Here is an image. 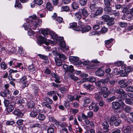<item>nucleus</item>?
Here are the masks:
<instances>
[{
	"label": "nucleus",
	"mask_w": 133,
	"mask_h": 133,
	"mask_svg": "<svg viewBox=\"0 0 133 133\" xmlns=\"http://www.w3.org/2000/svg\"><path fill=\"white\" fill-rule=\"evenodd\" d=\"M37 17L35 15L30 16L26 20V23H25L23 26L26 30L29 31H28V34L30 36L33 35L34 32L31 29L35 30L38 26L36 21Z\"/></svg>",
	"instance_id": "nucleus-1"
},
{
	"label": "nucleus",
	"mask_w": 133,
	"mask_h": 133,
	"mask_svg": "<svg viewBox=\"0 0 133 133\" xmlns=\"http://www.w3.org/2000/svg\"><path fill=\"white\" fill-rule=\"evenodd\" d=\"M116 92L119 94L117 97L118 101H123L127 97L125 92L122 89H117L116 90Z\"/></svg>",
	"instance_id": "nucleus-2"
},
{
	"label": "nucleus",
	"mask_w": 133,
	"mask_h": 133,
	"mask_svg": "<svg viewBox=\"0 0 133 133\" xmlns=\"http://www.w3.org/2000/svg\"><path fill=\"white\" fill-rule=\"evenodd\" d=\"M118 102H114L112 103V108L114 110H117L119 109L121 106L123 107L125 105V103L122 101Z\"/></svg>",
	"instance_id": "nucleus-3"
},
{
	"label": "nucleus",
	"mask_w": 133,
	"mask_h": 133,
	"mask_svg": "<svg viewBox=\"0 0 133 133\" xmlns=\"http://www.w3.org/2000/svg\"><path fill=\"white\" fill-rule=\"evenodd\" d=\"M39 39H38V44H41L44 43L46 45H48L50 43H51L52 42L51 40L47 41V40L46 38L43 37L41 36H39Z\"/></svg>",
	"instance_id": "nucleus-4"
},
{
	"label": "nucleus",
	"mask_w": 133,
	"mask_h": 133,
	"mask_svg": "<svg viewBox=\"0 0 133 133\" xmlns=\"http://www.w3.org/2000/svg\"><path fill=\"white\" fill-rule=\"evenodd\" d=\"M131 83V81H129L127 82H125V81L123 80H120L118 82V83L120 85L121 88H125L127 87Z\"/></svg>",
	"instance_id": "nucleus-5"
},
{
	"label": "nucleus",
	"mask_w": 133,
	"mask_h": 133,
	"mask_svg": "<svg viewBox=\"0 0 133 133\" xmlns=\"http://www.w3.org/2000/svg\"><path fill=\"white\" fill-rule=\"evenodd\" d=\"M95 78L94 77H90L88 78H83V80L77 82L79 84L82 83L84 82L88 81L90 82H93L96 81Z\"/></svg>",
	"instance_id": "nucleus-6"
},
{
	"label": "nucleus",
	"mask_w": 133,
	"mask_h": 133,
	"mask_svg": "<svg viewBox=\"0 0 133 133\" xmlns=\"http://www.w3.org/2000/svg\"><path fill=\"white\" fill-rule=\"evenodd\" d=\"M111 6L106 7L104 8V11L106 13L109 15H112L113 14L114 12L116 11V10H112Z\"/></svg>",
	"instance_id": "nucleus-7"
},
{
	"label": "nucleus",
	"mask_w": 133,
	"mask_h": 133,
	"mask_svg": "<svg viewBox=\"0 0 133 133\" xmlns=\"http://www.w3.org/2000/svg\"><path fill=\"white\" fill-rule=\"evenodd\" d=\"M102 127L103 128V130L104 132H107L109 130V125L108 122L105 121L102 123Z\"/></svg>",
	"instance_id": "nucleus-8"
},
{
	"label": "nucleus",
	"mask_w": 133,
	"mask_h": 133,
	"mask_svg": "<svg viewBox=\"0 0 133 133\" xmlns=\"http://www.w3.org/2000/svg\"><path fill=\"white\" fill-rule=\"evenodd\" d=\"M103 9L101 7H99L96 11L95 14V15L93 14V15L92 14H91V16L92 17H95L96 16L102 14L103 13Z\"/></svg>",
	"instance_id": "nucleus-9"
},
{
	"label": "nucleus",
	"mask_w": 133,
	"mask_h": 133,
	"mask_svg": "<svg viewBox=\"0 0 133 133\" xmlns=\"http://www.w3.org/2000/svg\"><path fill=\"white\" fill-rule=\"evenodd\" d=\"M80 13L85 18L87 17L89 15V13L85 9H81L79 10Z\"/></svg>",
	"instance_id": "nucleus-10"
},
{
	"label": "nucleus",
	"mask_w": 133,
	"mask_h": 133,
	"mask_svg": "<svg viewBox=\"0 0 133 133\" xmlns=\"http://www.w3.org/2000/svg\"><path fill=\"white\" fill-rule=\"evenodd\" d=\"M51 75L52 77H54L56 79L54 81L56 82L57 83H60L61 82L59 81L60 78L59 76L54 73H51Z\"/></svg>",
	"instance_id": "nucleus-11"
},
{
	"label": "nucleus",
	"mask_w": 133,
	"mask_h": 133,
	"mask_svg": "<svg viewBox=\"0 0 133 133\" xmlns=\"http://www.w3.org/2000/svg\"><path fill=\"white\" fill-rule=\"evenodd\" d=\"M10 91L9 90H4L1 92L0 95L3 97H6L8 95H10Z\"/></svg>",
	"instance_id": "nucleus-12"
},
{
	"label": "nucleus",
	"mask_w": 133,
	"mask_h": 133,
	"mask_svg": "<svg viewBox=\"0 0 133 133\" xmlns=\"http://www.w3.org/2000/svg\"><path fill=\"white\" fill-rule=\"evenodd\" d=\"M83 87L84 88L90 90H92L94 88L92 85L88 83L84 84L83 85Z\"/></svg>",
	"instance_id": "nucleus-13"
},
{
	"label": "nucleus",
	"mask_w": 133,
	"mask_h": 133,
	"mask_svg": "<svg viewBox=\"0 0 133 133\" xmlns=\"http://www.w3.org/2000/svg\"><path fill=\"white\" fill-rule=\"evenodd\" d=\"M77 23L75 22L73 23L70 24L69 28H72L74 30L78 31H80V29L76 27Z\"/></svg>",
	"instance_id": "nucleus-14"
},
{
	"label": "nucleus",
	"mask_w": 133,
	"mask_h": 133,
	"mask_svg": "<svg viewBox=\"0 0 133 133\" xmlns=\"http://www.w3.org/2000/svg\"><path fill=\"white\" fill-rule=\"evenodd\" d=\"M112 0H104V3L106 7H109L112 6H114V5H113L111 3Z\"/></svg>",
	"instance_id": "nucleus-15"
},
{
	"label": "nucleus",
	"mask_w": 133,
	"mask_h": 133,
	"mask_svg": "<svg viewBox=\"0 0 133 133\" xmlns=\"http://www.w3.org/2000/svg\"><path fill=\"white\" fill-rule=\"evenodd\" d=\"M113 89H111L106 92H104L103 94V96L105 98H107L110 95L113 93Z\"/></svg>",
	"instance_id": "nucleus-16"
},
{
	"label": "nucleus",
	"mask_w": 133,
	"mask_h": 133,
	"mask_svg": "<svg viewBox=\"0 0 133 133\" xmlns=\"http://www.w3.org/2000/svg\"><path fill=\"white\" fill-rule=\"evenodd\" d=\"M60 45L61 46V49L62 50H63V49H64V50H67L69 49V47L66 46L65 43L64 41H61L60 42Z\"/></svg>",
	"instance_id": "nucleus-17"
},
{
	"label": "nucleus",
	"mask_w": 133,
	"mask_h": 133,
	"mask_svg": "<svg viewBox=\"0 0 133 133\" xmlns=\"http://www.w3.org/2000/svg\"><path fill=\"white\" fill-rule=\"evenodd\" d=\"M108 90V88L106 86H102L101 87V91L99 92L100 95H102L103 93L106 92Z\"/></svg>",
	"instance_id": "nucleus-18"
},
{
	"label": "nucleus",
	"mask_w": 133,
	"mask_h": 133,
	"mask_svg": "<svg viewBox=\"0 0 133 133\" xmlns=\"http://www.w3.org/2000/svg\"><path fill=\"white\" fill-rule=\"evenodd\" d=\"M14 115H17L20 117H22L23 116V114L19 110L15 111L14 112Z\"/></svg>",
	"instance_id": "nucleus-19"
},
{
	"label": "nucleus",
	"mask_w": 133,
	"mask_h": 133,
	"mask_svg": "<svg viewBox=\"0 0 133 133\" xmlns=\"http://www.w3.org/2000/svg\"><path fill=\"white\" fill-rule=\"evenodd\" d=\"M20 81L24 85L25 87L28 86L29 84L27 83L26 79L25 76H24L21 79Z\"/></svg>",
	"instance_id": "nucleus-20"
},
{
	"label": "nucleus",
	"mask_w": 133,
	"mask_h": 133,
	"mask_svg": "<svg viewBox=\"0 0 133 133\" xmlns=\"http://www.w3.org/2000/svg\"><path fill=\"white\" fill-rule=\"evenodd\" d=\"M104 71L100 69H98L96 72V75L98 76H102L104 75Z\"/></svg>",
	"instance_id": "nucleus-21"
},
{
	"label": "nucleus",
	"mask_w": 133,
	"mask_h": 133,
	"mask_svg": "<svg viewBox=\"0 0 133 133\" xmlns=\"http://www.w3.org/2000/svg\"><path fill=\"white\" fill-rule=\"evenodd\" d=\"M91 29V27L89 25H87L81 29L82 33L87 32Z\"/></svg>",
	"instance_id": "nucleus-22"
},
{
	"label": "nucleus",
	"mask_w": 133,
	"mask_h": 133,
	"mask_svg": "<svg viewBox=\"0 0 133 133\" xmlns=\"http://www.w3.org/2000/svg\"><path fill=\"white\" fill-rule=\"evenodd\" d=\"M117 118L114 115L112 116L110 118L109 121L110 124H113L114 123L115 121Z\"/></svg>",
	"instance_id": "nucleus-23"
},
{
	"label": "nucleus",
	"mask_w": 133,
	"mask_h": 133,
	"mask_svg": "<svg viewBox=\"0 0 133 133\" xmlns=\"http://www.w3.org/2000/svg\"><path fill=\"white\" fill-rule=\"evenodd\" d=\"M1 69L3 70H5L8 68L7 65L4 62H2L0 64Z\"/></svg>",
	"instance_id": "nucleus-24"
},
{
	"label": "nucleus",
	"mask_w": 133,
	"mask_h": 133,
	"mask_svg": "<svg viewBox=\"0 0 133 133\" xmlns=\"http://www.w3.org/2000/svg\"><path fill=\"white\" fill-rule=\"evenodd\" d=\"M35 105L34 103L32 101H30L28 102L27 106L28 107L30 108H32Z\"/></svg>",
	"instance_id": "nucleus-25"
},
{
	"label": "nucleus",
	"mask_w": 133,
	"mask_h": 133,
	"mask_svg": "<svg viewBox=\"0 0 133 133\" xmlns=\"http://www.w3.org/2000/svg\"><path fill=\"white\" fill-rule=\"evenodd\" d=\"M72 107L75 108H78L80 106V104L78 102L75 101L71 103Z\"/></svg>",
	"instance_id": "nucleus-26"
},
{
	"label": "nucleus",
	"mask_w": 133,
	"mask_h": 133,
	"mask_svg": "<svg viewBox=\"0 0 133 133\" xmlns=\"http://www.w3.org/2000/svg\"><path fill=\"white\" fill-rule=\"evenodd\" d=\"M46 6L48 10L50 11H52L53 8L50 3L49 2H47L46 4Z\"/></svg>",
	"instance_id": "nucleus-27"
},
{
	"label": "nucleus",
	"mask_w": 133,
	"mask_h": 133,
	"mask_svg": "<svg viewBox=\"0 0 133 133\" xmlns=\"http://www.w3.org/2000/svg\"><path fill=\"white\" fill-rule=\"evenodd\" d=\"M131 129V127L130 125L127 126L124 130V133H130Z\"/></svg>",
	"instance_id": "nucleus-28"
},
{
	"label": "nucleus",
	"mask_w": 133,
	"mask_h": 133,
	"mask_svg": "<svg viewBox=\"0 0 133 133\" xmlns=\"http://www.w3.org/2000/svg\"><path fill=\"white\" fill-rule=\"evenodd\" d=\"M79 59V58L77 57L71 56L69 57V60L70 62H76Z\"/></svg>",
	"instance_id": "nucleus-29"
},
{
	"label": "nucleus",
	"mask_w": 133,
	"mask_h": 133,
	"mask_svg": "<svg viewBox=\"0 0 133 133\" xmlns=\"http://www.w3.org/2000/svg\"><path fill=\"white\" fill-rule=\"evenodd\" d=\"M125 110V111L127 113H129L131 111L132 108L129 107L128 106L126 105L124 108V106L122 107Z\"/></svg>",
	"instance_id": "nucleus-30"
},
{
	"label": "nucleus",
	"mask_w": 133,
	"mask_h": 133,
	"mask_svg": "<svg viewBox=\"0 0 133 133\" xmlns=\"http://www.w3.org/2000/svg\"><path fill=\"white\" fill-rule=\"evenodd\" d=\"M28 69L31 72H33L35 71L36 69V68L35 65L33 64L29 65Z\"/></svg>",
	"instance_id": "nucleus-31"
},
{
	"label": "nucleus",
	"mask_w": 133,
	"mask_h": 133,
	"mask_svg": "<svg viewBox=\"0 0 133 133\" xmlns=\"http://www.w3.org/2000/svg\"><path fill=\"white\" fill-rule=\"evenodd\" d=\"M94 98L95 99V100L97 101H99L100 100V99L102 98L101 96L99 95L97 93H96L94 94Z\"/></svg>",
	"instance_id": "nucleus-32"
},
{
	"label": "nucleus",
	"mask_w": 133,
	"mask_h": 133,
	"mask_svg": "<svg viewBox=\"0 0 133 133\" xmlns=\"http://www.w3.org/2000/svg\"><path fill=\"white\" fill-rule=\"evenodd\" d=\"M45 116L41 113H39L38 116V118L39 120L40 121H43L45 119Z\"/></svg>",
	"instance_id": "nucleus-33"
},
{
	"label": "nucleus",
	"mask_w": 133,
	"mask_h": 133,
	"mask_svg": "<svg viewBox=\"0 0 133 133\" xmlns=\"http://www.w3.org/2000/svg\"><path fill=\"white\" fill-rule=\"evenodd\" d=\"M125 99V102L127 104L131 105L133 104V99L129 98H126Z\"/></svg>",
	"instance_id": "nucleus-34"
},
{
	"label": "nucleus",
	"mask_w": 133,
	"mask_h": 133,
	"mask_svg": "<svg viewBox=\"0 0 133 133\" xmlns=\"http://www.w3.org/2000/svg\"><path fill=\"white\" fill-rule=\"evenodd\" d=\"M55 61L56 64L58 66H60L62 64V63L61 61L57 57L55 58Z\"/></svg>",
	"instance_id": "nucleus-35"
},
{
	"label": "nucleus",
	"mask_w": 133,
	"mask_h": 133,
	"mask_svg": "<svg viewBox=\"0 0 133 133\" xmlns=\"http://www.w3.org/2000/svg\"><path fill=\"white\" fill-rule=\"evenodd\" d=\"M6 111L8 112H11L14 109L13 106L12 105H10L9 106L7 107Z\"/></svg>",
	"instance_id": "nucleus-36"
},
{
	"label": "nucleus",
	"mask_w": 133,
	"mask_h": 133,
	"mask_svg": "<svg viewBox=\"0 0 133 133\" xmlns=\"http://www.w3.org/2000/svg\"><path fill=\"white\" fill-rule=\"evenodd\" d=\"M37 115L38 113L34 111L31 112L29 114L30 116L31 117H35Z\"/></svg>",
	"instance_id": "nucleus-37"
},
{
	"label": "nucleus",
	"mask_w": 133,
	"mask_h": 133,
	"mask_svg": "<svg viewBox=\"0 0 133 133\" xmlns=\"http://www.w3.org/2000/svg\"><path fill=\"white\" fill-rule=\"evenodd\" d=\"M58 56L59 58L61 60H64L67 59L66 57L62 54L59 53Z\"/></svg>",
	"instance_id": "nucleus-38"
},
{
	"label": "nucleus",
	"mask_w": 133,
	"mask_h": 133,
	"mask_svg": "<svg viewBox=\"0 0 133 133\" xmlns=\"http://www.w3.org/2000/svg\"><path fill=\"white\" fill-rule=\"evenodd\" d=\"M113 39H110L108 40L107 41H105V46L107 48H110L111 46H110L109 47H108L107 46V45L109 44L110 43L112 42Z\"/></svg>",
	"instance_id": "nucleus-39"
},
{
	"label": "nucleus",
	"mask_w": 133,
	"mask_h": 133,
	"mask_svg": "<svg viewBox=\"0 0 133 133\" xmlns=\"http://www.w3.org/2000/svg\"><path fill=\"white\" fill-rule=\"evenodd\" d=\"M83 102L85 104H89L91 102V99L89 98L86 97L83 99Z\"/></svg>",
	"instance_id": "nucleus-40"
},
{
	"label": "nucleus",
	"mask_w": 133,
	"mask_h": 133,
	"mask_svg": "<svg viewBox=\"0 0 133 133\" xmlns=\"http://www.w3.org/2000/svg\"><path fill=\"white\" fill-rule=\"evenodd\" d=\"M33 2L38 5H41L43 3V1L42 0H34Z\"/></svg>",
	"instance_id": "nucleus-41"
},
{
	"label": "nucleus",
	"mask_w": 133,
	"mask_h": 133,
	"mask_svg": "<svg viewBox=\"0 0 133 133\" xmlns=\"http://www.w3.org/2000/svg\"><path fill=\"white\" fill-rule=\"evenodd\" d=\"M14 6L15 8L17 7L20 8L21 9L22 8V6L21 4L19 1H16Z\"/></svg>",
	"instance_id": "nucleus-42"
},
{
	"label": "nucleus",
	"mask_w": 133,
	"mask_h": 133,
	"mask_svg": "<svg viewBox=\"0 0 133 133\" xmlns=\"http://www.w3.org/2000/svg\"><path fill=\"white\" fill-rule=\"evenodd\" d=\"M121 122V120L117 118L115 121L114 124L115 126H118L119 125Z\"/></svg>",
	"instance_id": "nucleus-43"
},
{
	"label": "nucleus",
	"mask_w": 133,
	"mask_h": 133,
	"mask_svg": "<svg viewBox=\"0 0 133 133\" xmlns=\"http://www.w3.org/2000/svg\"><path fill=\"white\" fill-rule=\"evenodd\" d=\"M70 9L69 7L67 6H64L61 8V11H68Z\"/></svg>",
	"instance_id": "nucleus-44"
},
{
	"label": "nucleus",
	"mask_w": 133,
	"mask_h": 133,
	"mask_svg": "<svg viewBox=\"0 0 133 133\" xmlns=\"http://www.w3.org/2000/svg\"><path fill=\"white\" fill-rule=\"evenodd\" d=\"M123 64V62L122 61H119L115 63V64L116 66H118L122 65V68H123L124 67V65H122Z\"/></svg>",
	"instance_id": "nucleus-45"
},
{
	"label": "nucleus",
	"mask_w": 133,
	"mask_h": 133,
	"mask_svg": "<svg viewBox=\"0 0 133 133\" xmlns=\"http://www.w3.org/2000/svg\"><path fill=\"white\" fill-rule=\"evenodd\" d=\"M75 16L78 19H80L82 17L81 13L79 12H77L75 14Z\"/></svg>",
	"instance_id": "nucleus-46"
},
{
	"label": "nucleus",
	"mask_w": 133,
	"mask_h": 133,
	"mask_svg": "<svg viewBox=\"0 0 133 133\" xmlns=\"http://www.w3.org/2000/svg\"><path fill=\"white\" fill-rule=\"evenodd\" d=\"M132 67H128L126 68L125 69V72L127 74H128L130 72L132 71Z\"/></svg>",
	"instance_id": "nucleus-47"
},
{
	"label": "nucleus",
	"mask_w": 133,
	"mask_h": 133,
	"mask_svg": "<svg viewBox=\"0 0 133 133\" xmlns=\"http://www.w3.org/2000/svg\"><path fill=\"white\" fill-rule=\"evenodd\" d=\"M90 8L92 11H94L97 8L96 5L95 4H91L90 5Z\"/></svg>",
	"instance_id": "nucleus-48"
},
{
	"label": "nucleus",
	"mask_w": 133,
	"mask_h": 133,
	"mask_svg": "<svg viewBox=\"0 0 133 133\" xmlns=\"http://www.w3.org/2000/svg\"><path fill=\"white\" fill-rule=\"evenodd\" d=\"M70 78L73 80L77 81L78 80V78L77 77H76L73 74L70 75Z\"/></svg>",
	"instance_id": "nucleus-49"
},
{
	"label": "nucleus",
	"mask_w": 133,
	"mask_h": 133,
	"mask_svg": "<svg viewBox=\"0 0 133 133\" xmlns=\"http://www.w3.org/2000/svg\"><path fill=\"white\" fill-rule=\"evenodd\" d=\"M72 7L73 9H76L78 7V4L76 2H74L72 4Z\"/></svg>",
	"instance_id": "nucleus-50"
},
{
	"label": "nucleus",
	"mask_w": 133,
	"mask_h": 133,
	"mask_svg": "<svg viewBox=\"0 0 133 133\" xmlns=\"http://www.w3.org/2000/svg\"><path fill=\"white\" fill-rule=\"evenodd\" d=\"M119 25L122 28L125 27L127 25V23L122 22H119Z\"/></svg>",
	"instance_id": "nucleus-51"
},
{
	"label": "nucleus",
	"mask_w": 133,
	"mask_h": 133,
	"mask_svg": "<svg viewBox=\"0 0 133 133\" xmlns=\"http://www.w3.org/2000/svg\"><path fill=\"white\" fill-rule=\"evenodd\" d=\"M47 133H54V130L52 128L49 127L47 130Z\"/></svg>",
	"instance_id": "nucleus-52"
},
{
	"label": "nucleus",
	"mask_w": 133,
	"mask_h": 133,
	"mask_svg": "<svg viewBox=\"0 0 133 133\" xmlns=\"http://www.w3.org/2000/svg\"><path fill=\"white\" fill-rule=\"evenodd\" d=\"M67 97V98L71 101H72L75 99L74 96L71 95H68Z\"/></svg>",
	"instance_id": "nucleus-53"
},
{
	"label": "nucleus",
	"mask_w": 133,
	"mask_h": 133,
	"mask_svg": "<svg viewBox=\"0 0 133 133\" xmlns=\"http://www.w3.org/2000/svg\"><path fill=\"white\" fill-rule=\"evenodd\" d=\"M107 24L109 26L112 25L114 23V22L113 20H110L109 19L107 21Z\"/></svg>",
	"instance_id": "nucleus-54"
},
{
	"label": "nucleus",
	"mask_w": 133,
	"mask_h": 133,
	"mask_svg": "<svg viewBox=\"0 0 133 133\" xmlns=\"http://www.w3.org/2000/svg\"><path fill=\"white\" fill-rule=\"evenodd\" d=\"M101 83L100 80L95 82V84L96 87L98 88L100 87L101 88L102 87Z\"/></svg>",
	"instance_id": "nucleus-55"
},
{
	"label": "nucleus",
	"mask_w": 133,
	"mask_h": 133,
	"mask_svg": "<svg viewBox=\"0 0 133 133\" xmlns=\"http://www.w3.org/2000/svg\"><path fill=\"white\" fill-rule=\"evenodd\" d=\"M102 19H104L105 20V21L106 22L107 21L109 20V16L107 15H103L102 17Z\"/></svg>",
	"instance_id": "nucleus-56"
},
{
	"label": "nucleus",
	"mask_w": 133,
	"mask_h": 133,
	"mask_svg": "<svg viewBox=\"0 0 133 133\" xmlns=\"http://www.w3.org/2000/svg\"><path fill=\"white\" fill-rule=\"evenodd\" d=\"M78 27L80 29V30H81V29L83 28V23L82 22L79 21L78 23Z\"/></svg>",
	"instance_id": "nucleus-57"
},
{
	"label": "nucleus",
	"mask_w": 133,
	"mask_h": 133,
	"mask_svg": "<svg viewBox=\"0 0 133 133\" xmlns=\"http://www.w3.org/2000/svg\"><path fill=\"white\" fill-rule=\"evenodd\" d=\"M87 0H79V2L82 6H84L87 3Z\"/></svg>",
	"instance_id": "nucleus-58"
},
{
	"label": "nucleus",
	"mask_w": 133,
	"mask_h": 133,
	"mask_svg": "<svg viewBox=\"0 0 133 133\" xmlns=\"http://www.w3.org/2000/svg\"><path fill=\"white\" fill-rule=\"evenodd\" d=\"M44 100L49 104H52V100L50 98H46L44 99Z\"/></svg>",
	"instance_id": "nucleus-59"
},
{
	"label": "nucleus",
	"mask_w": 133,
	"mask_h": 133,
	"mask_svg": "<svg viewBox=\"0 0 133 133\" xmlns=\"http://www.w3.org/2000/svg\"><path fill=\"white\" fill-rule=\"evenodd\" d=\"M47 95L51 96H54L56 94L55 91L53 90L49 92H48Z\"/></svg>",
	"instance_id": "nucleus-60"
},
{
	"label": "nucleus",
	"mask_w": 133,
	"mask_h": 133,
	"mask_svg": "<svg viewBox=\"0 0 133 133\" xmlns=\"http://www.w3.org/2000/svg\"><path fill=\"white\" fill-rule=\"evenodd\" d=\"M4 103L6 107H7L10 105L9 101L7 99L4 100Z\"/></svg>",
	"instance_id": "nucleus-61"
},
{
	"label": "nucleus",
	"mask_w": 133,
	"mask_h": 133,
	"mask_svg": "<svg viewBox=\"0 0 133 133\" xmlns=\"http://www.w3.org/2000/svg\"><path fill=\"white\" fill-rule=\"evenodd\" d=\"M126 90L128 91L133 92V87L132 86H129L126 88Z\"/></svg>",
	"instance_id": "nucleus-62"
},
{
	"label": "nucleus",
	"mask_w": 133,
	"mask_h": 133,
	"mask_svg": "<svg viewBox=\"0 0 133 133\" xmlns=\"http://www.w3.org/2000/svg\"><path fill=\"white\" fill-rule=\"evenodd\" d=\"M100 82L103 84H105L108 82V79L107 78H105L104 79H102L100 80Z\"/></svg>",
	"instance_id": "nucleus-63"
},
{
	"label": "nucleus",
	"mask_w": 133,
	"mask_h": 133,
	"mask_svg": "<svg viewBox=\"0 0 133 133\" xmlns=\"http://www.w3.org/2000/svg\"><path fill=\"white\" fill-rule=\"evenodd\" d=\"M112 72L116 75H118L120 73V72L118 71L117 68L114 69L112 70Z\"/></svg>",
	"instance_id": "nucleus-64"
}]
</instances>
